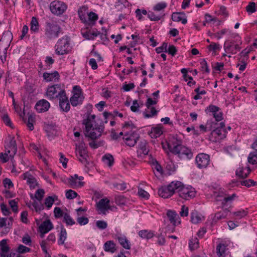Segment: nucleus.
I'll use <instances>...</instances> for the list:
<instances>
[{
	"mask_svg": "<svg viewBox=\"0 0 257 257\" xmlns=\"http://www.w3.org/2000/svg\"><path fill=\"white\" fill-rule=\"evenodd\" d=\"M95 115L91 114L83 120V124L85 125L84 135L86 137L90 139H97L101 136L104 131V126L103 123L99 125L96 123Z\"/></svg>",
	"mask_w": 257,
	"mask_h": 257,
	"instance_id": "nucleus-1",
	"label": "nucleus"
},
{
	"mask_svg": "<svg viewBox=\"0 0 257 257\" xmlns=\"http://www.w3.org/2000/svg\"><path fill=\"white\" fill-rule=\"evenodd\" d=\"M46 95L50 100L58 98L59 100V106H63L64 101L67 100L65 89L60 84H54L49 86L47 89Z\"/></svg>",
	"mask_w": 257,
	"mask_h": 257,
	"instance_id": "nucleus-2",
	"label": "nucleus"
},
{
	"mask_svg": "<svg viewBox=\"0 0 257 257\" xmlns=\"http://www.w3.org/2000/svg\"><path fill=\"white\" fill-rule=\"evenodd\" d=\"M236 197L237 195L235 193L224 197L221 202L222 210L215 214L212 219V224L215 223L218 220L225 218L227 216L230 212L229 208L231 207L232 201Z\"/></svg>",
	"mask_w": 257,
	"mask_h": 257,
	"instance_id": "nucleus-3",
	"label": "nucleus"
},
{
	"mask_svg": "<svg viewBox=\"0 0 257 257\" xmlns=\"http://www.w3.org/2000/svg\"><path fill=\"white\" fill-rule=\"evenodd\" d=\"M61 32V28L56 22H47L46 23L45 35L48 40H53L58 38Z\"/></svg>",
	"mask_w": 257,
	"mask_h": 257,
	"instance_id": "nucleus-4",
	"label": "nucleus"
},
{
	"mask_svg": "<svg viewBox=\"0 0 257 257\" xmlns=\"http://www.w3.org/2000/svg\"><path fill=\"white\" fill-rule=\"evenodd\" d=\"M70 43L67 36L60 39L57 42L55 48V53L58 55H63L69 52Z\"/></svg>",
	"mask_w": 257,
	"mask_h": 257,
	"instance_id": "nucleus-5",
	"label": "nucleus"
},
{
	"mask_svg": "<svg viewBox=\"0 0 257 257\" xmlns=\"http://www.w3.org/2000/svg\"><path fill=\"white\" fill-rule=\"evenodd\" d=\"M67 6L63 2L54 1L50 5V9L52 14L57 15H62L67 10Z\"/></svg>",
	"mask_w": 257,
	"mask_h": 257,
	"instance_id": "nucleus-6",
	"label": "nucleus"
},
{
	"mask_svg": "<svg viewBox=\"0 0 257 257\" xmlns=\"http://www.w3.org/2000/svg\"><path fill=\"white\" fill-rule=\"evenodd\" d=\"M210 127L211 128H214L215 132H216V134H217V139L212 140L210 139V141L212 142H217L219 140L223 139L225 137V135L222 134V131L224 133H226V131L224 130V127H225V124L223 122H220L219 123L217 122H215L211 119V122H210Z\"/></svg>",
	"mask_w": 257,
	"mask_h": 257,
	"instance_id": "nucleus-7",
	"label": "nucleus"
},
{
	"mask_svg": "<svg viewBox=\"0 0 257 257\" xmlns=\"http://www.w3.org/2000/svg\"><path fill=\"white\" fill-rule=\"evenodd\" d=\"M73 90L74 91L73 95L70 98V101L72 106H76L82 103L84 97L82 96V89L79 86H74Z\"/></svg>",
	"mask_w": 257,
	"mask_h": 257,
	"instance_id": "nucleus-8",
	"label": "nucleus"
},
{
	"mask_svg": "<svg viewBox=\"0 0 257 257\" xmlns=\"http://www.w3.org/2000/svg\"><path fill=\"white\" fill-rule=\"evenodd\" d=\"M76 155H79V161L86 165L87 164V158L88 156L85 144L83 143H80L79 145H76Z\"/></svg>",
	"mask_w": 257,
	"mask_h": 257,
	"instance_id": "nucleus-9",
	"label": "nucleus"
},
{
	"mask_svg": "<svg viewBox=\"0 0 257 257\" xmlns=\"http://www.w3.org/2000/svg\"><path fill=\"white\" fill-rule=\"evenodd\" d=\"M210 116H212L211 118L213 121L219 122L222 120L223 117V112L221 109L215 105L210 104ZM211 120V119L210 120ZM211 122V121H210Z\"/></svg>",
	"mask_w": 257,
	"mask_h": 257,
	"instance_id": "nucleus-10",
	"label": "nucleus"
},
{
	"mask_svg": "<svg viewBox=\"0 0 257 257\" xmlns=\"http://www.w3.org/2000/svg\"><path fill=\"white\" fill-rule=\"evenodd\" d=\"M173 154L177 155L180 159H190L193 157V153L191 150L182 145L180 146L176 152H175Z\"/></svg>",
	"mask_w": 257,
	"mask_h": 257,
	"instance_id": "nucleus-11",
	"label": "nucleus"
},
{
	"mask_svg": "<svg viewBox=\"0 0 257 257\" xmlns=\"http://www.w3.org/2000/svg\"><path fill=\"white\" fill-rule=\"evenodd\" d=\"M195 161L199 168H206L209 164V155L204 153L199 154L196 157Z\"/></svg>",
	"mask_w": 257,
	"mask_h": 257,
	"instance_id": "nucleus-12",
	"label": "nucleus"
},
{
	"mask_svg": "<svg viewBox=\"0 0 257 257\" xmlns=\"http://www.w3.org/2000/svg\"><path fill=\"white\" fill-rule=\"evenodd\" d=\"M181 144L182 141L181 139L173 136L169 139L167 143V147L170 152L173 154L175 152H176L179 146L182 145Z\"/></svg>",
	"mask_w": 257,
	"mask_h": 257,
	"instance_id": "nucleus-13",
	"label": "nucleus"
},
{
	"mask_svg": "<svg viewBox=\"0 0 257 257\" xmlns=\"http://www.w3.org/2000/svg\"><path fill=\"white\" fill-rule=\"evenodd\" d=\"M179 196L184 199L189 200L195 197V191L192 187H185L183 184L182 188L180 192Z\"/></svg>",
	"mask_w": 257,
	"mask_h": 257,
	"instance_id": "nucleus-14",
	"label": "nucleus"
},
{
	"mask_svg": "<svg viewBox=\"0 0 257 257\" xmlns=\"http://www.w3.org/2000/svg\"><path fill=\"white\" fill-rule=\"evenodd\" d=\"M109 202L110 200L107 198H103L100 199L98 203H97L98 209L104 215L106 214V212L108 210L111 209Z\"/></svg>",
	"mask_w": 257,
	"mask_h": 257,
	"instance_id": "nucleus-15",
	"label": "nucleus"
},
{
	"mask_svg": "<svg viewBox=\"0 0 257 257\" xmlns=\"http://www.w3.org/2000/svg\"><path fill=\"white\" fill-rule=\"evenodd\" d=\"M140 137L138 134L133 133L130 135L125 134L123 138L126 145L130 147H134L137 143Z\"/></svg>",
	"mask_w": 257,
	"mask_h": 257,
	"instance_id": "nucleus-16",
	"label": "nucleus"
},
{
	"mask_svg": "<svg viewBox=\"0 0 257 257\" xmlns=\"http://www.w3.org/2000/svg\"><path fill=\"white\" fill-rule=\"evenodd\" d=\"M50 107V103L44 99L38 101L35 105V108L39 113L47 111Z\"/></svg>",
	"mask_w": 257,
	"mask_h": 257,
	"instance_id": "nucleus-17",
	"label": "nucleus"
},
{
	"mask_svg": "<svg viewBox=\"0 0 257 257\" xmlns=\"http://www.w3.org/2000/svg\"><path fill=\"white\" fill-rule=\"evenodd\" d=\"M44 79L47 82H58L60 79V75L58 71H55L52 73L45 72L43 73Z\"/></svg>",
	"mask_w": 257,
	"mask_h": 257,
	"instance_id": "nucleus-18",
	"label": "nucleus"
},
{
	"mask_svg": "<svg viewBox=\"0 0 257 257\" xmlns=\"http://www.w3.org/2000/svg\"><path fill=\"white\" fill-rule=\"evenodd\" d=\"M24 179L27 180V184L29 185L31 189H34L38 185L37 180L29 172L23 174Z\"/></svg>",
	"mask_w": 257,
	"mask_h": 257,
	"instance_id": "nucleus-19",
	"label": "nucleus"
},
{
	"mask_svg": "<svg viewBox=\"0 0 257 257\" xmlns=\"http://www.w3.org/2000/svg\"><path fill=\"white\" fill-rule=\"evenodd\" d=\"M183 183L178 181H173L171 182L168 186L170 190L172 192L173 195L176 192L179 194L182 188Z\"/></svg>",
	"mask_w": 257,
	"mask_h": 257,
	"instance_id": "nucleus-20",
	"label": "nucleus"
},
{
	"mask_svg": "<svg viewBox=\"0 0 257 257\" xmlns=\"http://www.w3.org/2000/svg\"><path fill=\"white\" fill-rule=\"evenodd\" d=\"M172 20L174 22L181 21L183 24L187 22L186 16L184 12H174L172 14Z\"/></svg>",
	"mask_w": 257,
	"mask_h": 257,
	"instance_id": "nucleus-21",
	"label": "nucleus"
},
{
	"mask_svg": "<svg viewBox=\"0 0 257 257\" xmlns=\"http://www.w3.org/2000/svg\"><path fill=\"white\" fill-rule=\"evenodd\" d=\"M9 138L10 140V142L8 144L7 147L9 148L10 149H12V154H10V158L12 160L17 152V143L14 137L10 135L9 136Z\"/></svg>",
	"mask_w": 257,
	"mask_h": 257,
	"instance_id": "nucleus-22",
	"label": "nucleus"
},
{
	"mask_svg": "<svg viewBox=\"0 0 257 257\" xmlns=\"http://www.w3.org/2000/svg\"><path fill=\"white\" fill-rule=\"evenodd\" d=\"M250 172L249 167L243 168L239 167L235 172V175L239 178L243 179L247 178Z\"/></svg>",
	"mask_w": 257,
	"mask_h": 257,
	"instance_id": "nucleus-23",
	"label": "nucleus"
},
{
	"mask_svg": "<svg viewBox=\"0 0 257 257\" xmlns=\"http://www.w3.org/2000/svg\"><path fill=\"white\" fill-rule=\"evenodd\" d=\"M53 228V225L50 220L44 221L39 226V231L43 233H47Z\"/></svg>",
	"mask_w": 257,
	"mask_h": 257,
	"instance_id": "nucleus-24",
	"label": "nucleus"
},
{
	"mask_svg": "<svg viewBox=\"0 0 257 257\" xmlns=\"http://www.w3.org/2000/svg\"><path fill=\"white\" fill-rule=\"evenodd\" d=\"M172 192L170 190L168 186L161 187L159 189L158 192L159 195L164 198H167L171 197L173 195Z\"/></svg>",
	"mask_w": 257,
	"mask_h": 257,
	"instance_id": "nucleus-25",
	"label": "nucleus"
},
{
	"mask_svg": "<svg viewBox=\"0 0 257 257\" xmlns=\"http://www.w3.org/2000/svg\"><path fill=\"white\" fill-rule=\"evenodd\" d=\"M190 217L191 221L194 224L199 223L204 218L203 216L196 210H193L191 213Z\"/></svg>",
	"mask_w": 257,
	"mask_h": 257,
	"instance_id": "nucleus-26",
	"label": "nucleus"
},
{
	"mask_svg": "<svg viewBox=\"0 0 257 257\" xmlns=\"http://www.w3.org/2000/svg\"><path fill=\"white\" fill-rule=\"evenodd\" d=\"M118 242L121 245L126 249H129L131 248L130 242L127 239L126 237L124 235H118L116 237Z\"/></svg>",
	"mask_w": 257,
	"mask_h": 257,
	"instance_id": "nucleus-27",
	"label": "nucleus"
},
{
	"mask_svg": "<svg viewBox=\"0 0 257 257\" xmlns=\"http://www.w3.org/2000/svg\"><path fill=\"white\" fill-rule=\"evenodd\" d=\"M23 119L26 123L29 130L32 131L34 130V123L35 122V115L33 114H29L28 120L23 117Z\"/></svg>",
	"mask_w": 257,
	"mask_h": 257,
	"instance_id": "nucleus-28",
	"label": "nucleus"
},
{
	"mask_svg": "<svg viewBox=\"0 0 257 257\" xmlns=\"http://www.w3.org/2000/svg\"><path fill=\"white\" fill-rule=\"evenodd\" d=\"M167 216L170 222L175 226L177 225V219L179 218L177 213L173 211L169 210L167 213Z\"/></svg>",
	"mask_w": 257,
	"mask_h": 257,
	"instance_id": "nucleus-29",
	"label": "nucleus"
},
{
	"mask_svg": "<svg viewBox=\"0 0 257 257\" xmlns=\"http://www.w3.org/2000/svg\"><path fill=\"white\" fill-rule=\"evenodd\" d=\"M235 42L231 40L230 41H226L224 44V49L226 53H230L232 54H235L236 53V51H234L233 50H231V47L234 46Z\"/></svg>",
	"mask_w": 257,
	"mask_h": 257,
	"instance_id": "nucleus-30",
	"label": "nucleus"
},
{
	"mask_svg": "<svg viewBox=\"0 0 257 257\" xmlns=\"http://www.w3.org/2000/svg\"><path fill=\"white\" fill-rule=\"evenodd\" d=\"M139 235L142 238L149 239L155 236L154 231L148 230H142L139 232Z\"/></svg>",
	"mask_w": 257,
	"mask_h": 257,
	"instance_id": "nucleus-31",
	"label": "nucleus"
},
{
	"mask_svg": "<svg viewBox=\"0 0 257 257\" xmlns=\"http://www.w3.org/2000/svg\"><path fill=\"white\" fill-rule=\"evenodd\" d=\"M88 9V7L86 6H83L81 7L78 11L79 17L80 20L83 23H86L87 22L86 18V13L87 12Z\"/></svg>",
	"mask_w": 257,
	"mask_h": 257,
	"instance_id": "nucleus-32",
	"label": "nucleus"
},
{
	"mask_svg": "<svg viewBox=\"0 0 257 257\" xmlns=\"http://www.w3.org/2000/svg\"><path fill=\"white\" fill-rule=\"evenodd\" d=\"M163 133V131L160 127H152L149 135L152 138H157L159 137Z\"/></svg>",
	"mask_w": 257,
	"mask_h": 257,
	"instance_id": "nucleus-33",
	"label": "nucleus"
},
{
	"mask_svg": "<svg viewBox=\"0 0 257 257\" xmlns=\"http://www.w3.org/2000/svg\"><path fill=\"white\" fill-rule=\"evenodd\" d=\"M189 247L191 250H194L199 247V242L197 237H191L189 241Z\"/></svg>",
	"mask_w": 257,
	"mask_h": 257,
	"instance_id": "nucleus-34",
	"label": "nucleus"
},
{
	"mask_svg": "<svg viewBox=\"0 0 257 257\" xmlns=\"http://www.w3.org/2000/svg\"><path fill=\"white\" fill-rule=\"evenodd\" d=\"M67 238V232L63 225L61 227V231L59 233V237L58 240L59 245H63Z\"/></svg>",
	"mask_w": 257,
	"mask_h": 257,
	"instance_id": "nucleus-35",
	"label": "nucleus"
},
{
	"mask_svg": "<svg viewBox=\"0 0 257 257\" xmlns=\"http://www.w3.org/2000/svg\"><path fill=\"white\" fill-rule=\"evenodd\" d=\"M104 249L106 251L113 253L116 250L115 244L113 241H107L104 244Z\"/></svg>",
	"mask_w": 257,
	"mask_h": 257,
	"instance_id": "nucleus-36",
	"label": "nucleus"
},
{
	"mask_svg": "<svg viewBox=\"0 0 257 257\" xmlns=\"http://www.w3.org/2000/svg\"><path fill=\"white\" fill-rule=\"evenodd\" d=\"M226 251V246L223 244H219L216 247V252L219 257H225Z\"/></svg>",
	"mask_w": 257,
	"mask_h": 257,
	"instance_id": "nucleus-37",
	"label": "nucleus"
},
{
	"mask_svg": "<svg viewBox=\"0 0 257 257\" xmlns=\"http://www.w3.org/2000/svg\"><path fill=\"white\" fill-rule=\"evenodd\" d=\"M227 33H230V31L228 29H223L221 30L220 31L217 32L215 33H210V37H214L216 38L217 40H219L221 39L222 35Z\"/></svg>",
	"mask_w": 257,
	"mask_h": 257,
	"instance_id": "nucleus-38",
	"label": "nucleus"
},
{
	"mask_svg": "<svg viewBox=\"0 0 257 257\" xmlns=\"http://www.w3.org/2000/svg\"><path fill=\"white\" fill-rule=\"evenodd\" d=\"M102 160L105 164L109 167L112 166L114 163V158L110 154H107L103 156Z\"/></svg>",
	"mask_w": 257,
	"mask_h": 257,
	"instance_id": "nucleus-39",
	"label": "nucleus"
},
{
	"mask_svg": "<svg viewBox=\"0 0 257 257\" xmlns=\"http://www.w3.org/2000/svg\"><path fill=\"white\" fill-rule=\"evenodd\" d=\"M31 31L35 33L38 32L39 29V25L38 19L36 17H32L31 22Z\"/></svg>",
	"mask_w": 257,
	"mask_h": 257,
	"instance_id": "nucleus-40",
	"label": "nucleus"
},
{
	"mask_svg": "<svg viewBox=\"0 0 257 257\" xmlns=\"http://www.w3.org/2000/svg\"><path fill=\"white\" fill-rule=\"evenodd\" d=\"M45 194V191L43 189H38L35 193V196L32 194L31 195V198L33 199L34 198L37 199L38 201H41L43 198Z\"/></svg>",
	"mask_w": 257,
	"mask_h": 257,
	"instance_id": "nucleus-41",
	"label": "nucleus"
},
{
	"mask_svg": "<svg viewBox=\"0 0 257 257\" xmlns=\"http://www.w3.org/2000/svg\"><path fill=\"white\" fill-rule=\"evenodd\" d=\"M248 162L252 165L257 164V150H255V151L251 152L249 154Z\"/></svg>",
	"mask_w": 257,
	"mask_h": 257,
	"instance_id": "nucleus-42",
	"label": "nucleus"
},
{
	"mask_svg": "<svg viewBox=\"0 0 257 257\" xmlns=\"http://www.w3.org/2000/svg\"><path fill=\"white\" fill-rule=\"evenodd\" d=\"M147 142L145 140L141 141L139 144V149L141 151V153L144 155H147L149 152V150L147 149Z\"/></svg>",
	"mask_w": 257,
	"mask_h": 257,
	"instance_id": "nucleus-43",
	"label": "nucleus"
},
{
	"mask_svg": "<svg viewBox=\"0 0 257 257\" xmlns=\"http://www.w3.org/2000/svg\"><path fill=\"white\" fill-rule=\"evenodd\" d=\"M200 70L203 72H208L209 69L206 60L205 59H201L200 60Z\"/></svg>",
	"mask_w": 257,
	"mask_h": 257,
	"instance_id": "nucleus-44",
	"label": "nucleus"
},
{
	"mask_svg": "<svg viewBox=\"0 0 257 257\" xmlns=\"http://www.w3.org/2000/svg\"><path fill=\"white\" fill-rule=\"evenodd\" d=\"M256 182L251 179H248L246 180L241 181L240 185L242 186H245L247 187L253 186L256 185Z\"/></svg>",
	"mask_w": 257,
	"mask_h": 257,
	"instance_id": "nucleus-45",
	"label": "nucleus"
},
{
	"mask_svg": "<svg viewBox=\"0 0 257 257\" xmlns=\"http://www.w3.org/2000/svg\"><path fill=\"white\" fill-rule=\"evenodd\" d=\"M92 141L89 143V146L93 149H96L98 147L103 145V141L96 142L94 140L91 139Z\"/></svg>",
	"mask_w": 257,
	"mask_h": 257,
	"instance_id": "nucleus-46",
	"label": "nucleus"
},
{
	"mask_svg": "<svg viewBox=\"0 0 257 257\" xmlns=\"http://www.w3.org/2000/svg\"><path fill=\"white\" fill-rule=\"evenodd\" d=\"M246 11L249 13H253L256 11V5L254 2H249L246 7Z\"/></svg>",
	"mask_w": 257,
	"mask_h": 257,
	"instance_id": "nucleus-47",
	"label": "nucleus"
},
{
	"mask_svg": "<svg viewBox=\"0 0 257 257\" xmlns=\"http://www.w3.org/2000/svg\"><path fill=\"white\" fill-rule=\"evenodd\" d=\"M88 17L89 21H90L92 25H94L98 19V15L92 12L88 14Z\"/></svg>",
	"mask_w": 257,
	"mask_h": 257,
	"instance_id": "nucleus-48",
	"label": "nucleus"
},
{
	"mask_svg": "<svg viewBox=\"0 0 257 257\" xmlns=\"http://www.w3.org/2000/svg\"><path fill=\"white\" fill-rule=\"evenodd\" d=\"M64 219L66 224L68 225H72L75 223L74 220L72 218L70 215L67 213L64 214Z\"/></svg>",
	"mask_w": 257,
	"mask_h": 257,
	"instance_id": "nucleus-49",
	"label": "nucleus"
},
{
	"mask_svg": "<svg viewBox=\"0 0 257 257\" xmlns=\"http://www.w3.org/2000/svg\"><path fill=\"white\" fill-rule=\"evenodd\" d=\"M148 17L151 21H158L161 20L162 16L161 15L157 16L153 12L149 11L148 13Z\"/></svg>",
	"mask_w": 257,
	"mask_h": 257,
	"instance_id": "nucleus-50",
	"label": "nucleus"
},
{
	"mask_svg": "<svg viewBox=\"0 0 257 257\" xmlns=\"http://www.w3.org/2000/svg\"><path fill=\"white\" fill-rule=\"evenodd\" d=\"M0 246L2 252H9L10 250V247L8 245H7L6 239H3L0 241Z\"/></svg>",
	"mask_w": 257,
	"mask_h": 257,
	"instance_id": "nucleus-51",
	"label": "nucleus"
},
{
	"mask_svg": "<svg viewBox=\"0 0 257 257\" xmlns=\"http://www.w3.org/2000/svg\"><path fill=\"white\" fill-rule=\"evenodd\" d=\"M151 113H147L146 112H144V115L145 118L152 117L157 115L158 111L155 109L154 107H151L150 108Z\"/></svg>",
	"mask_w": 257,
	"mask_h": 257,
	"instance_id": "nucleus-52",
	"label": "nucleus"
},
{
	"mask_svg": "<svg viewBox=\"0 0 257 257\" xmlns=\"http://www.w3.org/2000/svg\"><path fill=\"white\" fill-rule=\"evenodd\" d=\"M77 193L74 190H69L66 192V197L68 199H73L77 197Z\"/></svg>",
	"mask_w": 257,
	"mask_h": 257,
	"instance_id": "nucleus-53",
	"label": "nucleus"
},
{
	"mask_svg": "<svg viewBox=\"0 0 257 257\" xmlns=\"http://www.w3.org/2000/svg\"><path fill=\"white\" fill-rule=\"evenodd\" d=\"M33 207L35 208L36 212H39L44 208V205L41 202H38L35 201L32 203Z\"/></svg>",
	"mask_w": 257,
	"mask_h": 257,
	"instance_id": "nucleus-54",
	"label": "nucleus"
},
{
	"mask_svg": "<svg viewBox=\"0 0 257 257\" xmlns=\"http://www.w3.org/2000/svg\"><path fill=\"white\" fill-rule=\"evenodd\" d=\"M115 201L116 204L121 205L125 204L126 199L122 195H116L115 196Z\"/></svg>",
	"mask_w": 257,
	"mask_h": 257,
	"instance_id": "nucleus-55",
	"label": "nucleus"
},
{
	"mask_svg": "<svg viewBox=\"0 0 257 257\" xmlns=\"http://www.w3.org/2000/svg\"><path fill=\"white\" fill-rule=\"evenodd\" d=\"M247 211L245 210H240L233 213V214L237 217V218H241L244 217L247 215Z\"/></svg>",
	"mask_w": 257,
	"mask_h": 257,
	"instance_id": "nucleus-56",
	"label": "nucleus"
},
{
	"mask_svg": "<svg viewBox=\"0 0 257 257\" xmlns=\"http://www.w3.org/2000/svg\"><path fill=\"white\" fill-rule=\"evenodd\" d=\"M221 21L216 18H212L210 15V26H218L221 25Z\"/></svg>",
	"mask_w": 257,
	"mask_h": 257,
	"instance_id": "nucleus-57",
	"label": "nucleus"
},
{
	"mask_svg": "<svg viewBox=\"0 0 257 257\" xmlns=\"http://www.w3.org/2000/svg\"><path fill=\"white\" fill-rule=\"evenodd\" d=\"M168 44L166 42H163L162 46L156 48V52L157 53H161V52H167Z\"/></svg>",
	"mask_w": 257,
	"mask_h": 257,
	"instance_id": "nucleus-58",
	"label": "nucleus"
},
{
	"mask_svg": "<svg viewBox=\"0 0 257 257\" xmlns=\"http://www.w3.org/2000/svg\"><path fill=\"white\" fill-rule=\"evenodd\" d=\"M96 225L100 229H104L107 227V223L103 220H98L96 222Z\"/></svg>",
	"mask_w": 257,
	"mask_h": 257,
	"instance_id": "nucleus-59",
	"label": "nucleus"
},
{
	"mask_svg": "<svg viewBox=\"0 0 257 257\" xmlns=\"http://www.w3.org/2000/svg\"><path fill=\"white\" fill-rule=\"evenodd\" d=\"M30 250L31 249L30 248L26 247L22 244H20L17 248V251L19 253H24L28 252H29Z\"/></svg>",
	"mask_w": 257,
	"mask_h": 257,
	"instance_id": "nucleus-60",
	"label": "nucleus"
},
{
	"mask_svg": "<svg viewBox=\"0 0 257 257\" xmlns=\"http://www.w3.org/2000/svg\"><path fill=\"white\" fill-rule=\"evenodd\" d=\"M54 213L55 218H58L64 215V213L61 209L58 207H56L54 208Z\"/></svg>",
	"mask_w": 257,
	"mask_h": 257,
	"instance_id": "nucleus-61",
	"label": "nucleus"
},
{
	"mask_svg": "<svg viewBox=\"0 0 257 257\" xmlns=\"http://www.w3.org/2000/svg\"><path fill=\"white\" fill-rule=\"evenodd\" d=\"M138 194L139 196L143 198L148 199L149 198L150 195L149 194L142 188H139L138 189Z\"/></svg>",
	"mask_w": 257,
	"mask_h": 257,
	"instance_id": "nucleus-62",
	"label": "nucleus"
},
{
	"mask_svg": "<svg viewBox=\"0 0 257 257\" xmlns=\"http://www.w3.org/2000/svg\"><path fill=\"white\" fill-rule=\"evenodd\" d=\"M53 203L54 200L52 199V197L48 196L45 198V204L48 209H50L52 207Z\"/></svg>",
	"mask_w": 257,
	"mask_h": 257,
	"instance_id": "nucleus-63",
	"label": "nucleus"
},
{
	"mask_svg": "<svg viewBox=\"0 0 257 257\" xmlns=\"http://www.w3.org/2000/svg\"><path fill=\"white\" fill-rule=\"evenodd\" d=\"M88 218L86 217H79L77 219V221L80 225H83L88 223Z\"/></svg>",
	"mask_w": 257,
	"mask_h": 257,
	"instance_id": "nucleus-64",
	"label": "nucleus"
}]
</instances>
